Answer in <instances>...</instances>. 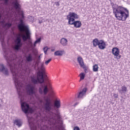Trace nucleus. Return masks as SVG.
<instances>
[{
	"instance_id": "f257e3e1",
	"label": "nucleus",
	"mask_w": 130,
	"mask_h": 130,
	"mask_svg": "<svg viewBox=\"0 0 130 130\" xmlns=\"http://www.w3.org/2000/svg\"><path fill=\"white\" fill-rule=\"evenodd\" d=\"M34 67L35 71H38V76L41 77L40 78L37 77L35 76H30V82L33 85H38L40 84V85L38 88V92L40 95H47L49 89L48 87L45 84V78H47L46 72L45 71V67H44V64L43 63L39 67L38 66V63H36V64L32 65Z\"/></svg>"
},
{
	"instance_id": "f03ea898",
	"label": "nucleus",
	"mask_w": 130,
	"mask_h": 130,
	"mask_svg": "<svg viewBox=\"0 0 130 130\" xmlns=\"http://www.w3.org/2000/svg\"><path fill=\"white\" fill-rule=\"evenodd\" d=\"M113 12L119 21H125L129 17L128 10L122 6L117 5L116 7H113Z\"/></svg>"
},
{
	"instance_id": "7ed1b4c3",
	"label": "nucleus",
	"mask_w": 130,
	"mask_h": 130,
	"mask_svg": "<svg viewBox=\"0 0 130 130\" xmlns=\"http://www.w3.org/2000/svg\"><path fill=\"white\" fill-rule=\"evenodd\" d=\"M9 67H10L11 70V73L13 76V79L14 82L15 86L17 91V94L19 97H22V89L23 88V83L19 80V72L15 69L13 64L9 63Z\"/></svg>"
},
{
	"instance_id": "20e7f679",
	"label": "nucleus",
	"mask_w": 130,
	"mask_h": 130,
	"mask_svg": "<svg viewBox=\"0 0 130 130\" xmlns=\"http://www.w3.org/2000/svg\"><path fill=\"white\" fill-rule=\"evenodd\" d=\"M79 19V16L75 12L70 13L67 16L68 24L69 25H74L75 28H81L82 27V22L80 20H75Z\"/></svg>"
},
{
	"instance_id": "39448f33",
	"label": "nucleus",
	"mask_w": 130,
	"mask_h": 130,
	"mask_svg": "<svg viewBox=\"0 0 130 130\" xmlns=\"http://www.w3.org/2000/svg\"><path fill=\"white\" fill-rule=\"evenodd\" d=\"M43 100H40V103L42 104L41 105L42 108L43 110H45L46 112H50L52 109H53V105H52V102H51V99L48 96H44Z\"/></svg>"
},
{
	"instance_id": "423d86ee",
	"label": "nucleus",
	"mask_w": 130,
	"mask_h": 130,
	"mask_svg": "<svg viewBox=\"0 0 130 130\" xmlns=\"http://www.w3.org/2000/svg\"><path fill=\"white\" fill-rule=\"evenodd\" d=\"M20 104L22 111L25 113V114H29V113H33L35 109L32 107H30L26 102H23L22 99H20Z\"/></svg>"
},
{
	"instance_id": "0eeeda50",
	"label": "nucleus",
	"mask_w": 130,
	"mask_h": 130,
	"mask_svg": "<svg viewBox=\"0 0 130 130\" xmlns=\"http://www.w3.org/2000/svg\"><path fill=\"white\" fill-rule=\"evenodd\" d=\"M20 16L21 17V19L19 20V23L17 24V28L18 30L21 31H25V29H29L28 25H26L24 22L23 19H25V15H24V12L21 11L19 14Z\"/></svg>"
},
{
	"instance_id": "6e6552de",
	"label": "nucleus",
	"mask_w": 130,
	"mask_h": 130,
	"mask_svg": "<svg viewBox=\"0 0 130 130\" xmlns=\"http://www.w3.org/2000/svg\"><path fill=\"white\" fill-rule=\"evenodd\" d=\"M25 89L28 95H34L37 99H40L39 96H37V94H36V88L35 86L31 84H28L26 85Z\"/></svg>"
},
{
	"instance_id": "1a4fd4ad",
	"label": "nucleus",
	"mask_w": 130,
	"mask_h": 130,
	"mask_svg": "<svg viewBox=\"0 0 130 130\" xmlns=\"http://www.w3.org/2000/svg\"><path fill=\"white\" fill-rule=\"evenodd\" d=\"M3 12L0 13V30H4V29H7L11 28V26H13L12 23L6 22V19H3L2 20V17L3 16Z\"/></svg>"
},
{
	"instance_id": "9d476101",
	"label": "nucleus",
	"mask_w": 130,
	"mask_h": 130,
	"mask_svg": "<svg viewBox=\"0 0 130 130\" xmlns=\"http://www.w3.org/2000/svg\"><path fill=\"white\" fill-rule=\"evenodd\" d=\"M92 43L94 47H96L98 46L99 48L102 50L106 48V43L103 40L99 41L98 39H94L92 41Z\"/></svg>"
},
{
	"instance_id": "9b49d317",
	"label": "nucleus",
	"mask_w": 130,
	"mask_h": 130,
	"mask_svg": "<svg viewBox=\"0 0 130 130\" xmlns=\"http://www.w3.org/2000/svg\"><path fill=\"white\" fill-rule=\"evenodd\" d=\"M15 46L14 49L17 51H19L23 46V42H22V39L21 38V35H18L15 40Z\"/></svg>"
},
{
	"instance_id": "f8f14e48",
	"label": "nucleus",
	"mask_w": 130,
	"mask_h": 130,
	"mask_svg": "<svg viewBox=\"0 0 130 130\" xmlns=\"http://www.w3.org/2000/svg\"><path fill=\"white\" fill-rule=\"evenodd\" d=\"M0 73H2L6 77L10 76L9 69L6 68V66L3 63H0Z\"/></svg>"
},
{
	"instance_id": "ddd939ff",
	"label": "nucleus",
	"mask_w": 130,
	"mask_h": 130,
	"mask_svg": "<svg viewBox=\"0 0 130 130\" xmlns=\"http://www.w3.org/2000/svg\"><path fill=\"white\" fill-rule=\"evenodd\" d=\"M112 53L114 55L116 59H120L121 55H119V49L117 47H114L112 49Z\"/></svg>"
},
{
	"instance_id": "4468645a",
	"label": "nucleus",
	"mask_w": 130,
	"mask_h": 130,
	"mask_svg": "<svg viewBox=\"0 0 130 130\" xmlns=\"http://www.w3.org/2000/svg\"><path fill=\"white\" fill-rule=\"evenodd\" d=\"M77 61L79 63V66H80L81 68L83 69L85 73H87V67H86V65H85V63H84L83 58L81 56L78 57L77 58Z\"/></svg>"
},
{
	"instance_id": "2eb2a0df",
	"label": "nucleus",
	"mask_w": 130,
	"mask_h": 130,
	"mask_svg": "<svg viewBox=\"0 0 130 130\" xmlns=\"http://www.w3.org/2000/svg\"><path fill=\"white\" fill-rule=\"evenodd\" d=\"M12 5L15 9L18 11L19 14H21V12H23L22 11H21V5H20V4L19 3V1L14 0V1L12 2Z\"/></svg>"
},
{
	"instance_id": "dca6fc26",
	"label": "nucleus",
	"mask_w": 130,
	"mask_h": 130,
	"mask_svg": "<svg viewBox=\"0 0 130 130\" xmlns=\"http://www.w3.org/2000/svg\"><path fill=\"white\" fill-rule=\"evenodd\" d=\"M87 90L88 89L87 88V87H85L84 88H83L82 91L79 92L77 98H78L79 99H83V97H84V96L86 95V93H87Z\"/></svg>"
},
{
	"instance_id": "f3484780",
	"label": "nucleus",
	"mask_w": 130,
	"mask_h": 130,
	"mask_svg": "<svg viewBox=\"0 0 130 130\" xmlns=\"http://www.w3.org/2000/svg\"><path fill=\"white\" fill-rule=\"evenodd\" d=\"M26 36L24 35H22V40L23 41H27V39H30L31 37V32H30V29L27 28L26 29Z\"/></svg>"
},
{
	"instance_id": "a211bd4d",
	"label": "nucleus",
	"mask_w": 130,
	"mask_h": 130,
	"mask_svg": "<svg viewBox=\"0 0 130 130\" xmlns=\"http://www.w3.org/2000/svg\"><path fill=\"white\" fill-rule=\"evenodd\" d=\"M34 60V57L31 53H29L25 56V62L27 63L32 62Z\"/></svg>"
},
{
	"instance_id": "6ab92c4d",
	"label": "nucleus",
	"mask_w": 130,
	"mask_h": 130,
	"mask_svg": "<svg viewBox=\"0 0 130 130\" xmlns=\"http://www.w3.org/2000/svg\"><path fill=\"white\" fill-rule=\"evenodd\" d=\"M40 42H41V38H39L37 39L36 41H35L34 44L32 43V42H30L29 45L31 48L36 47V44H37L38 43H40Z\"/></svg>"
},
{
	"instance_id": "aec40b11",
	"label": "nucleus",
	"mask_w": 130,
	"mask_h": 130,
	"mask_svg": "<svg viewBox=\"0 0 130 130\" xmlns=\"http://www.w3.org/2000/svg\"><path fill=\"white\" fill-rule=\"evenodd\" d=\"M13 123L14 124H16V125H17V126H18V127H21V126H22V125L23 124V122L22 121V120L18 119H15Z\"/></svg>"
},
{
	"instance_id": "412c9836",
	"label": "nucleus",
	"mask_w": 130,
	"mask_h": 130,
	"mask_svg": "<svg viewBox=\"0 0 130 130\" xmlns=\"http://www.w3.org/2000/svg\"><path fill=\"white\" fill-rule=\"evenodd\" d=\"M68 39L64 38H62L60 40V43L62 46H68Z\"/></svg>"
},
{
	"instance_id": "4be33fe9",
	"label": "nucleus",
	"mask_w": 130,
	"mask_h": 130,
	"mask_svg": "<svg viewBox=\"0 0 130 130\" xmlns=\"http://www.w3.org/2000/svg\"><path fill=\"white\" fill-rule=\"evenodd\" d=\"M118 92L122 95L123 93H125L127 92V88L125 86H121V89H118Z\"/></svg>"
},
{
	"instance_id": "5701e85b",
	"label": "nucleus",
	"mask_w": 130,
	"mask_h": 130,
	"mask_svg": "<svg viewBox=\"0 0 130 130\" xmlns=\"http://www.w3.org/2000/svg\"><path fill=\"white\" fill-rule=\"evenodd\" d=\"M63 52H64V50L56 51L54 52V55L56 56H61L63 54Z\"/></svg>"
},
{
	"instance_id": "b1692460",
	"label": "nucleus",
	"mask_w": 130,
	"mask_h": 130,
	"mask_svg": "<svg viewBox=\"0 0 130 130\" xmlns=\"http://www.w3.org/2000/svg\"><path fill=\"white\" fill-rule=\"evenodd\" d=\"M41 59V55H40L38 56V62H36L35 63L32 64V66H31L32 68H33L34 69V67H33V65L36 64V63H38V67H40V66H41V64H42V63H43V64H44V68H45V66H44V62H42V63H41V64L39 65V60H40Z\"/></svg>"
},
{
	"instance_id": "393cba45",
	"label": "nucleus",
	"mask_w": 130,
	"mask_h": 130,
	"mask_svg": "<svg viewBox=\"0 0 130 130\" xmlns=\"http://www.w3.org/2000/svg\"><path fill=\"white\" fill-rule=\"evenodd\" d=\"M28 123L29 124V126L32 130H37V126H35V125L33 124L32 126L31 125V122L28 120Z\"/></svg>"
},
{
	"instance_id": "a878e982",
	"label": "nucleus",
	"mask_w": 130,
	"mask_h": 130,
	"mask_svg": "<svg viewBox=\"0 0 130 130\" xmlns=\"http://www.w3.org/2000/svg\"><path fill=\"white\" fill-rule=\"evenodd\" d=\"M54 105L56 108H59V107H60V101L59 100L56 101V102L55 103Z\"/></svg>"
},
{
	"instance_id": "bb28decb",
	"label": "nucleus",
	"mask_w": 130,
	"mask_h": 130,
	"mask_svg": "<svg viewBox=\"0 0 130 130\" xmlns=\"http://www.w3.org/2000/svg\"><path fill=\"white\" fill-rule=\"evenodd\" d=\"M99 70V67H98V64H95L93 66V72H98Z\"/></svg>"
},
{
	"instance_id": "cd10ccee",
	"label": "nucleus",
	"mask_w": 130,
	"mask_h": 130,
	"mask_svg": "<svg viewBox=\"0 0 130 130\" xmlns=\"http://www.w3.org/2000/svg\"><path fill=\"white\" fill-rule=\"evenodd\" d=\"M85 76H86V74H85L84 73H80V81H82V80H84V79H85Z\"/></svg>"
},
{
	"instance_id": "c85d7f7f",
	"label": "nucleus",
	"mask_w": 130,
	"mask_h": 130,
	"mask_svg": "<svg viewBox=\"0 0 130 130\" xmlns=\"http://www.w3.org/2000/svg\"><path fill=\"white\" fill-rule=\"evenodd\" d=\"M38 20L39 24H42V23H43V22H46V21H48V19L44 20V19L42 17H40Z\"/></svg>"
},
{
	"instance_id": "c756f323",
	"label": "nucleus",
	"mask_w": 130,
	"mask_h": 130,
	"mask_svg": "<svg viewBox=\"0 0 130 130\" xmlns=\"http://www.w3.org/2000/svg\"><path fill=\"white\" fill-rule=\"evenodd\" d=\"M4 2L5 6H9L10 0H2Z\"/></svg>"
},
{
	"instance_id": "7c9ffc66",
	"label": "nucleus",
	"mask_w": 130,
	"mask_h": 130,
	"mask_svg": "<svg viewBox=\"0 0 130 130\" xmlns=\"http://www.w3.org/2000/svg\"><path fill=\"white\" fill-rule=\"evenodd\" d=\"M43 50H44L45 54H46V53H47V51H48V47H44Z\"/></svg>"
},
{
	"instance_id": "2f4dec72",
	"label": "nucleus",
	"mask_w": 130,
	"mask_h": 130,
	"mask_svg": "<svg viewBox=\"0 0 130 130\" xmlns=\"http://www.w3.org/2000/svg\"><path fill=\"white\" fill-rule=\"evenodd\" d=\"M58 123L61 127L62 126V124H63V122L61 120H58Z\"/></svg>"
},
{
	"instance_id": "473e14b6",
	"label": "nucleus",
	"mask_w": 130,
	"mask_h": 130,
	"mask_svg": "<svg viewBox=\"0 0 130 130\" xmlns=\"http://www.w3.org/2000/svg\"><path fill=\"white\" fill-rule=\"evenodd\" d=\"M56 116H57L58 120H60V115H59V113L57 112V114H55Z\"/></svg>"
},
{
	"instance_id": "72a5a7b5",
	"label": "nucleus",
	"mask_w": 130,
	"mask_h": 130,
	"mask_svg": "<svg viewBox=\"0 0 130 130\" xmlns=\"http://www.w3.org/2000/svg\"><path fill=\"white\" fill-rule=\"evenodd\" d=\"M51 60H52V59L50 58V59H48L47 60L45 61V64H46V65L48 64L51 61Z\"/></svg>"
},
{
	"instance_id": "f704fd0d",
	"label": "nucleus",
	"mask_w": 130,
	"mask_h": 130,
	"mask_svg": "<svg viewBox=\"0 0 130 130\" xmlns=\"http://www.w3.org/2000/svg\"><path fill=\"white\" fill-rule=\"evenodd\" d=\"M74 130H80V127H79V126H76L74 127Z\"/></svg>"
},
{
	"instance_id": "c9c22d12",
	"label": "nucleus",
	"mask_w": 130,
	"mask_h": 130,
	"mask_svg": "<svg viewBox=\"0 0 130 130\" xmlns=\"http://www.w3.org/2000/svg\"><path fill=\"white\" fill-rule=\"evenodd\" d=\"M114 98H118V94H116V93H114Z\"/></svg>"
},
{
	"instance_id": "e433bc0d",
	"label": "nucleus",
	"mask_w": 130,
	"mask_h": 130,
	"mask_svg": "<svg viewBox=\"0 0 130 130\" xmlns=\"http://www.w3.org/2000/svg\"><path fill=\"white\" fill-rule=\"evenodd\" d=\"M50 89L51 90V93H52V94H53L54 91L53 90H52V87H50Z\"/></svg>"
},
{
	"instance_id": "4c0bfd02",
	"label": "nucleus",
	"mask_w": 130,
	"mask_h": 130,
	"mask_svg": "<svg viewBox=\"0 0 130 130\" xmlns=\"http://www.w3.org/2000/svg\"><path fill=\"white\" fill-rule=\"evenodd\" d=\"M55 4L56 6H59V3H58V2H56Z\"/></svg>"
},
{
	"instance_id": "58836bf2",
	"label": "nucleus",
	"mask_w": 130,
	"mask_h": 130,
	"mask_svg": "<svg viewBox=\"0 0 130 130\" xmlns=\"http://www.w3.org/2000/svg\"><path fill=\"white\" fill-rule=\"evenodd\" d=\"M2 103H4V101L2 99H0Z\"/></svg>"
},
{
	"instance_id": "ea45409f",
	"label": "nucleus",
	"mask_w": 130,
	"mask_h": 130,
	"mask_svg": "<svg viewBox=\"0 0 130 130\" xmlns=\"http://www.w3.org/2000/svg\"><path fill=\"white\" fill-rule=\"evenodd\" d=\"M77 105H78V103H76L74 104V106H77Z\"/></svg>"
},
{
	"instance_id": "a19ab883",
	"label": "nucleus",
	"mask_w": 130,
	"mask_h": 130,
	"mask_svg": "<svg viewBox=\"0 0 130 130\" xmlns=\"http://www.w3.org/2000/svg\"><path fill=\"white\" fill-rule=\"evenodd\" d=\"M2 107V104H0V108Z\"/></svg>"
}]
</instances>
